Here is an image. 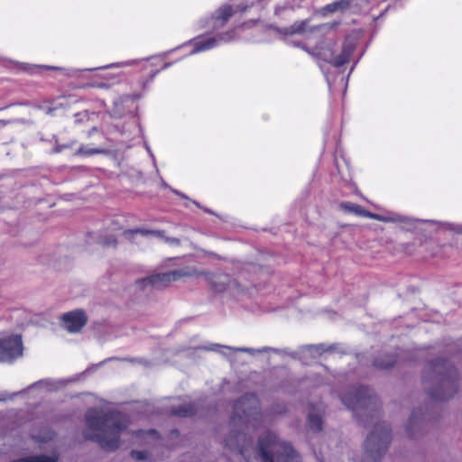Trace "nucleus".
<instances>
[{
    "mask_svg": "<svg viewBox=\"0 0 462 462\" xmlns=\"http://www.w3.org/2000/svg\"><path fill=\"white\" fill-rule=\"evenodd\" d=\"M131 457L139 461L145 460L148 457V453L146 451L133 450L131 452Z\"/></svg>",
    "mask_w": 462,
    "mask_h": 462,
    "instance_id": "bb28decb",
    "label": "nucleus"
},
{
    "mask_svg": "<svg viewBox=\"0 0 462 462\" xmlns=\"http://www.w3.org/2000/svg\"><path fill=\"white\" fill-rule=\"evenodd\" d=\"M192 203L195 204L198 208H202V207L200 206V204L199 202L193 200Z\"/></svg>",
    "mask_w": 462,
    "mask_h": 462,
    "instance_id": "c9c22d12",
    "label": "nucleus"
},
{
    "mask_svg": "<svg viewBox=\"0 0 462 462\" xmlns=\"http://www.w3.org/2000/svg\"><path fill=\"white\" fill-rule=\"evenodd\" d=\"M267 349L265 347H262V352H265Z\"/></svg>",
    "mask_w": 462,
    "mask_h": 462,
    "instance_id": "58836bf2",
    "label": "nucleus"
},
{
    "mask_svg": "<svg viewBox=\"0 0 462 462\" xmlns=\"http://www.w3.org/2000/svg\"><path fill=\"white\" fill-rule=\"evenodd\" d=\"M145 147H146V150H147V152H148V153H149L150 157H151V158L152 159V161L155 162V158H154L153 153L152 152L151 148H150L148 145H145Z\"/></svg>",
    "mask_w": 462,
    "mask_h": 462,
    "instance_id": "7c9ffc66",
    "label": "nucleus"
},
{
    "mask_svg": "<svg viewBox=\"0 0 462 462\" xmlns=\"http://www.w3.org/2000/svg\"><path fill=\"white\" fill-rule=\"evenodd\" d=\"M132 97H133V99H137V98H139V96L134 95Z\"/></svg>",
    "mask_w": 462,
    "mask_h": 462,
    "instance_id": "4c0bfd02",
    "label": "nucleus"
},
{
    "mask_svg": "<svg viewBox=\"0 0 462 462\" xmlns=\"http://www.w3.org/2000/svg\"><path fill=\"white\" fill-rule=\"evenodd\" d=\"M162 187L165 189L169 188L168 184L163 180H162Z\"/></svg>",
    "mask_w": 462,
    "mask_h": 462,
    "instance_id": "473e14b6",
    "label": "nucleus"
},
{
    "mask_svg": "<svg viewBox=\"0 0 462 462\" xmlns=\"http://www.w3.org/2000/svg\"><path fill=\"white\" fill-rule=\"evenodd\" d=\"M77 378H44L34 382L16 392L0 391V402H14L17 397L23 401L38 400L45 397L46 395L56 393L69 383L75 382Z\"/></svg>",
    "mask_w": 462,
    "mask_h": 462,
    "instance_id": "423d86ee",
    "label": "nucleus"
},
{
    "mask_svg": "<svg viewBox=\"0 0 462 462\" xmlns=\"http://www.w3.org/2000/svg\"><path fill=\"white\" fill-rule=\"evenodd\" d=\"M21 312H22L21 310H15V311H14V314H15L16 316H18Z\"/></svg>",
    "mask_w": 462,
    "mask_h": 462,
    "instance_id": "e433bc0d",
    "label": "nucleus"
},
{
    "mask_svg": "<svg viewBox=\"0 0 462 462\" xmlns=\"http://www.w3.org/2000/svg\"><path fill=\"white\" fill-rule=\"evenodd\" d=\"M87 439L96 441L106 450H115L119 446V436L126 430L129 419L126 415L92 408L86 414Z\"/></svg>",
    "mask_w": 462,
    "mask_h": 462,
    "instance_id": "f03ea898",
    "label": "nucleus"
},
{
    "mask_svg": "<svg viewBox=\"0 0 462 462\" xmlns=\"http://www.w3.org/2000/svg\"><path fill=\"white\" fill-rule=\"evenodd\" d=\"M352 0H337L333 3L328 4L323 7L327 13H335L337 11L347 10L351 5Z\"/></svg>",
    "mask_w": 462,
    "mask_h": 462,
    "instance_id": "dca6fc26",
    "label": "nucleus"
},
{
    "mask_svg": "<svg viewBox=\"0 0 462 462\" xmlns=\"http://www.w3.org/2000/svg\"><path fill=\"white\" fill-rule=\"evenodd\" d=\"M205 212L214 215L215 213L209 208H203Z\"/></svg>",
    "mask_w": 462,
    "mask_h": 462,
    "instance_id": "72a5a7b5",
    "label": "nucleus"
},
{
    "mask_svg": "<svg viewBox=\"0 0 462 462\" xmlns=\"http://www.w3.org/2000/svg\"><path fill=\"white\" fill-rule=\"evenodd\" d=\"M134 435L137 438H143L144 435H147L148 437H151L152 439H157L158 438V432L156 430H150L148 431L138 430V431L134 432Z\"/></svg>",
    "mask_w": 462,
    "mask_h": 462,
    "instance_id": "a878e982",
    "label": "nucleus"
},
{
    "mask_svg": "<svg viewBox=\"0 0 462 462\" xmlns=\"http://www.w3.org/2000/svg\"><path fill=\"white\" fill-rule=\"evenodd\" d=\"M307 23L305 21L295 23L291 26L284 29V33L289 35H293L297 33H301L306 30Z\"/></svg>",
    "mask_w": 462,
    "mask_h": 462,
    "instance_id": "4be33fe9",
    "label": "nucleus"
},
{
    "mask_svg": "<svg viewBox=\"0 0 462 462\" xmlns=\"http://www.w3.org/2000/svg\"><path fill=\"white\" fill-rule=\"evenodd\" d=\"M196 350H205L210 352H217L226 357L232 365L238 364H245L247 360L243 359L242 354H248L251 357L254 356L260 352L259 349L250 347H233L229 346L209 343L207 345L195 346H193Z\"/></svg>",
    "mask_w": 462,
    "mask_h": 462,
    "instance_id": "6e6552de",
    "label": "nucleus"
},
{
    "mask_svg": "<svg viewBox=\"0 0 462 462\" xmlns=\"http://www.w3.org/2000/svg\"><path fill=\"white\" fill-rule=\"evenodd\" d=\"M322 416L315 410L312 409L308 415V427L313 432H319L322 430Z\"/></svg>",
    "mask_w": 462,
    "mask_h": 462,
    "instance_id": "2eb2a0df",
    "label": "nucleus"
},
{
    "mask_svg": "<svg viewBox=\"0 0 462 462\" xmlns=\"http://www.w3.org/2000/svg\"><path fill=\"white\" fill-rule=\"evenodd\" d=\"M338 207L342 211H344L345 213H347V214H354L356 216L365 217H369V218H373V219L380 218L379 215H377L375 213H372V212L365 209L360 205L353 203V202H349V201L340 202L338 204Z\"/></svg>",
    "mask_w": 462,
    "mask_h": 462,
    "instance_id": "ddd939ff",
    "label": "nucleus"
},
{
    "mask_svg": "<svg viewBox=\"0 0 462 462\" xmlns=\"http://www.w3.org/2000/svg\"><path fill=\"white\" fill-rule=\"evenodd\" d=\"M53 436H54V433L51 430L45 429L43 430L42 434H38V435L33 434L32 438L38 442H47V441L52 439Z\"/></svg>",
    "mask_w": 462,
    "mask_h": 462,
    "instance_id": "b1692460",
    "label": "nucleus"
},
{
    "mask_svg": "<svg viewBox=\"0 0 462 462\" xmlns=\"http://www.w3.org/2000/svg\"><path fill=\"white\" fill-rule=\"evenodd\" d=\"M228 433L223 440L224 448L236 453L245 462H250L251 454L260 456V444L254 445L248 435L249 421L236 411L228 424Z\"/></svg>",
    "mask_w": 462,
    "mask_h": 462,
    "instance_id": "39448f33",
    "label": "nucleus"
},
{
    "mask_svg": "<svg viewBox=\"0 0 462 462\" xmlns=\"http://www.w3.org/2000/svg\"><path fill=\"white\" fill-rule=\"evenodd\" d=\"M458 374L452 363L436 358L427 363L422 384L428 395L435 402H448L457 390Z\"/></svg>",
    "mask_w": 462,
    "mask_h": 462,
    "instance_id": "20e7f679",
    "label": "nucleus"
},
{
    "mask_svg": "<svg viewBox=\"0 0 462 462\" xmlns=\"http://www.w3.org/2000/svg\"><path fill=\"white\" fill-rule=\"evenodd\" d=\"M374 406H346L364 427L373 426L372 432L365 442V461L378 462L388 448L391 430L387 423L380 420L379 411Z\"/></svg>",
    "mask_w": 462,
    "mask_h": 462,
    "instance_id": "7ed1b4c3",
    "label": "nucleus"
},
{
    "mask_svg": "<svg viewBox=\"0 0 462 462\" xmlns=\"http://www.w3.org/2000/svg\"><path fill=\"white\" fill-rule=\"evenodd\" d=\"M145 147H146V150H147V152H148V153H149L150 157H151V158L152 159V161L155 162V158H154L153 153L152 152L151 148H150L148 145H145Z\"/></svg>",
    "mask_w": 462,
    "mask_h": 462,
    "instance_id": "c756f323",
    "label": "nucleus"
},
{
    "mask_svg": "<svg viewBox=\"0 0 462 462\" xmlns=\"http://www.w3.org/2000/svg\"><path fill=\"white\" fill-rule=\"evenodd\" d=\"M262 462H301L291 443L282 441L272 431H262Z\"/></svg>",
    "mask_w": 462,
    "mask_h": 462,
    "instance_id": "0eeeda50",
    "label": "nucleus"
},
{
    "mask_svg": "<svg viewBox=\"0 0 462 462\" xmlns=\"http://www.w3.org/2000/svg\"><path fill=\"white\" fill-rule=\"evenodd\" d=\"M106 153V151L102 148H92L88 145H81L75 152V156L89 157L97 154Z\"/></svg>",
    "mask_w": 462,
    "mask_h": 462,
    "instance_id": "a211bd4d",
    "label": "nucleus"
},
{
    "mask_svg": "<svg viewBox=\"0 0 462 462\" xmlns=\"http://www.w3.org/2000/svg\"><path fill=\"white\" fill-rule=\"evenodd\" d=\"M170 66H171V63H164L162 69H165L169 68Z\"/></svg>",
    "mask_w": 462,
    "mask_h": 462,
    "instance_id": "f704fd0d",
    "label": "nucleus"
},
{
    "mask_svg": "<svg viewBox=\"0 0 462 462\" xmlns=\"http://www.w3.org/2000/svg\"><path fill=\"white\" fill-rule=\"evenodd\" d=\"M171 190H172L173 193H175L176 195L180 196V198L188 199V197L184 193H182V192H180V191H179L177 189H173Z\"/></svg>",
    "mask_w": 462,
    "mask_h": 462,
    "instance_id": "c85d7f7f",
    "label": "nucleus"
},
{
    "mask_svg": "<svg viewBox=\"0 0 462 462\" xmlns=\"http://www.w3.org/2000/svg\"><path fill=\"white\" fill-rule=\"evenodd\" d=\"M351 51L347 49H343L342 51L335 56L329 63L335 68H340L349 61Z\"/></svg>",
    "mask_w": 462,
    "mask_h": 462,
    "instance_id": "6ab92c4d",
    "label": "nucleus"
},
{
    "mask_svg": "<svg viewBox=\"0 0 462 462\" xmlns=\"http://www.w3.org/2000/svg\"><path fill=\"white\" fill-rule=\"evenodd\" d=\"M181 276L182 273L180 271L155 273L137 280L134 286L139 290H145L147 288L160 290L168 286L171 282L176 281Z\"/></svg>",
    "mask_w": 462,
    "mask_h": 462,
    "instance_id": "9b49d317",
    "label": "nucleus"
},
{
    "mask_svg": "<svg viewBox=\"0 0 462 462\" xmlns=\"http://www.w3.org/2000/svg\"><path fill=\"white\" fill-rule=\"evenodd\" d=\"M159 72V70H155L153 71L152 74H151V77H150V80L152 81L153 79V78L157 75V73Z\"/></svg>",
    "mask_w": 462,
    "mask_h": 462,
    "instance_id": "2f4dec72",
    "label": "nucleus"
},
{
    "mask_svg": "<svg viewBox=\"0 0 462 462\" xmlns=\"http://www.w3.org/2000/svg\"><path fill=\"white\" fill-rule=\"evenodd\" d=\"M260 0H230L217 8L214 14L207 21L206 27L210 29V32L199 35L183 44V46L191 45L193 49L189 52V55L212 50L221 44L232 42L236 39V27L225 29L229 19L236 13H244ZM258 23L257 19L250 20L242 23L237 29L245 30L255 26Z\"/></svg>",
    "mask_w": 462,
    "mask_h": 462,
    "instance_id": "f257e3e1",
    "label": "nucleus"
},
{
    "mask_svg": "<svg viewBox=\"0 0 462 462\" xmlns=\"http://www.w3.org/2000/svg\"><path fill=\"white\" fill-rule=\"evenodd\" d=\"M77 398L79 399V402H82V404H112L111 402H105L91 393H80Z\"/></svg>",
    "mask_w": 462,
    "mask_h": 462,
    "instance_id": "f3484780",
    "label": "nucleus"
},
{
    "mask_svg": "<svg viewBox=\"0 0 462 462\" xmlns=\"http://www.w3.org/2000/svg\"><path fill=\"white\" fill-rule=\"evenodd\" d=\"M398 356L395 354H383L376 356L373 361V365L381 370H387L394 366Z\"/></svg>",
    "mask_w": 462,
    "mask_h": 462,
    "instance_id": "4468645a",
    "label": "nucleus"
},
{
    "mask_svg": "<svg viewBox=\"0 0 462 462\" xmlns=\"http://www.w3.org/2000/svg\"><path fill=\"white\" fill-rule=\"evenodd\" d=\"M197 406H179L178 409L172 410V413L180 417H189L195 413V408Z\"/></svg>",
    "mask_w": 462,
    "mask_h": 462,
    "instance_id": "412c9836",
    "label": "nucleus"
},
{
    "mask_svg": "<svg viewBox=\"0 0 462 462\" xmlns=\"http://www.w3.org/2000/svg\"><path fill=\"white\" fill-rule=\"evenodd\" d=\"M134 63V60H126L122 62H115L106 66L95 68V69H65L61 67H54V66H40V65H32L29 63H16V66L19 70L28 72L30 74H36L40 69H52V70H60L62 71L66 76L73 77L76 76L80 71H93L101 69H110V68H122L130 66Z\"/></svg>",
    "mask_w": 462,
    "mask_h": 462,
    "instance_id": "9d476101",
    "label": "nucleus"
},
{
    "mask_svg": "<svg viewBox=\"0 0 462 462\" xmlns=\"http://www.w3.org/2000/svg\"><path fill=\"white\" fill-rule=\"evenodd\" d=\"M126 234H141L142 236H158V237H161L163 236L164 232L163 231H160V230H148V229H141V228H137V229H134V230H127L125 232Z\"/></svg>",
    "mask_w": 462,
    "mask_h": 462,
    "instance_id": "5701e85b",
    "label": "nucleus"
},
{
    "mask_svg": "<svg viewBox=\"0 0 462 462\" xmlns=\"http://www.w3.org/2000/svg\"><path fill=\"white\" fill-rule=\"evenodd\" d=\"M417 412L418 411L416 410L413 411L407 424V432L412 438L415 437L414 430L416 428H420L421 425V420L418 419L416 416Z\"/></svg>",
    "mask_w": 462,
    "mask_h": 462,
    "instance_id": "aec40b11",
    "label": "nucleus"
},
{
    "mask_svg": "<svg viewBox=\"0 0 462 462\" xmlns=\"http://www.w3.org/2000/svg\"><path fill=\"white\" fill-rule=\"evenodd\" d=\"M63 327L70 333L79 332L87 323V315L82 310L64 313L61 318Z\"/></svg>",
    "mask_w": 462,
    "mask_h": 462,
    "instance_id": "f8f14e48",
    "label": "nucleus"
},
{
    "mask_svg": "<svg viewBox=\"0 0 462 462\" xmlns=\"http://www.w3.org/2000/svg\"><path fill=\"white\" fill-rule=\"evenodd\" d=\"M163 400L167 402H176L175 404H192L191 400L188 396H169L165 397Z\"/></svg>",
    "mask_w": 462,
    "mask_h": 462,
    "instance_id": "393cba45",
    "label": "nucleus"
},
{
    "mask_svg": "<svg viewBox=\"0 0 462 462\" xmlns=\"http://www.w3.org/2000/svg\"><path fill=\"white\" fill-rule=\"evenodd\" d=\"M74 143H76V141H72L70 143H68V144H60V145H57V146H55V148H54V152H61V151H63L64 149H67V148L71 147Z\"/></svg>",
    "mask_w": 462,
    "mask_h": 462,
    "instance_id": "cd10ccee",
    "label": "nucleus"
},
{
    "mask_svg": "<svg viewBox=\"0 0 462 462\" xmlns=\"http://www.w3.org/2000/svg\"><path fill=\"white\" fill-rule=\"evenodd\" d=\"M23 346L20 335L0 337V363L12 364L23 356Z\"/></svg>",
    "mask_w": 462,
    "mask_h": 462,
    "instance_id": "1a4fd4ad",
    "label": "nucleus"
}]
</instances>
